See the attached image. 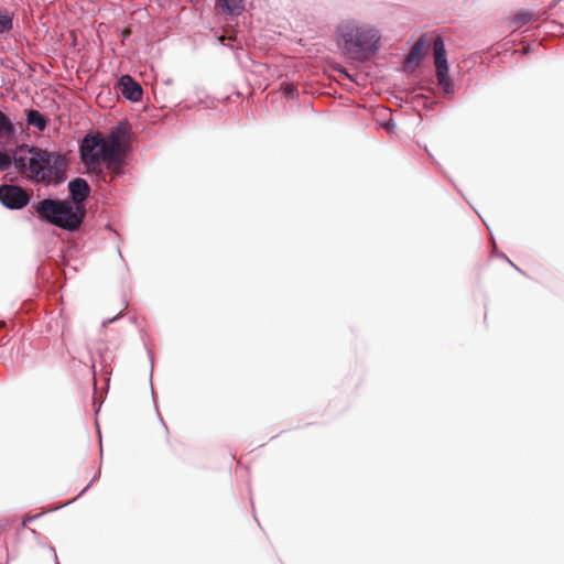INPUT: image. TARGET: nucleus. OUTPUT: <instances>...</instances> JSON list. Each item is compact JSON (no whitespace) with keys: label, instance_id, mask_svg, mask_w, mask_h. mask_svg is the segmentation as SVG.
<instances>
[{"label":"nucleus","instance_id":"f257e3e1","mask_svg":"<svg viewBox=\"0 0 564 564\" xmlns=\"http://www.w3.org/2000/svg\"><path fill=\"white\" fill-rule=\"evenodd\" d=\"M123 140L118 131L102 137L100 133L86 135L80 144V160L88 174L105 177V169L119 174L122 164Z\"/></svg>","mask_w":564,"mask_h":564},{"label":"nucleus","instance_id":"f03ea898","mask_svg":"<svg viewBox=\"0 0 564 564\" xmlns=\"http://www.w3.org/2000/svg\"><path fill=\"white\" fill-rule=\"evenodd\" d=\"M335 34L338 48L349 61H371L381 46V32L368 23L343 21L337 25Z\"/></svg>","mask_w":564,"mask_h":564},{"label":"nucleus","instance_id":"7ed1b4c3","mask_svg":"<svg viewBox=\"0 0 564 564\" xmlns=\"http://www.w3.org/2000/svg\"><path fill=\"white\" fill-rule=\"evenodd\" d=\"M66 159L35 147L17 148L15 169L29 180L35 182H58L66 169Z\"/></svg>","mask_w":564,"mask_h":564},{"label":"nucleus","instance_id":"20e7f679","mask_svg":"<svg viewBox=\"0 0 564 564\" xmlns=\"http://www.w3.org/2000/svg\"><path fill=\"white\" fill-rule=\"evenodd\" d=\"M33 207L42 220L66 230L77 229L85 216L84 208L69 199L46 198Z\"/></svg>","mask_w":564,"mask_h":564},{"label":"nucleus","instance_id":"39448f33","mask_svg":"<svg viewBox=\"0 0 564 564\" xmlns=\"http://www.w3.org/2000/svg\"><path fill=\"white\" fill-rule=\"evenodd\" d=\"M432 43V36L430 34H422L410 47L406 54L403 66L406 70H415L420 67L421 63L425 58L429 48Z\"/></svg>","mask_w":564,"mask_h":564},{"label":"nucleus","instance_id":"423d86ee","mask_svg":"<svg viewBox=\"0 0 564 564\" xmlns=\"http://www.w3.org/2000/svg\"><path fill=\"white\" fill-rule=\"evenodd\" d=\"M28 193L17 185L0 186V202L10 209H21L29 203Z\"/></svg>","mask_w":564,"mask_h":564},{"label":"nucleus","instance_id":"0eeeda50","mask_svg":"<svg viewBox=\"0 0 564 564\" xmlns=\"http://www.w3.org/2000/svg\"><path fill=\"white\" fill-rule=\"evenodd\" d=\"M118 89L120 94L130 101H139L142 99L143 90L141 85L130 75H122L118 80Z\"/></svg>","mask_w":564,"mask_h":564},{"label":"nucleus","instance_id":"6e6552de","mask_svg":"<svg viewBox=\"0 0 564 564\" xmlns=\"http://www.w3.org/2000/svg\"><path fill=\"white\" fill-rule=\"evenodd\" d=\"M336 76L329 78L336 80L347 90H352L354 86L365 87L368 83V73H335Z\"/></svg>","mask_w":564,"mask_h":564},{"label":"nucleus","instance_id":"1a4fd4ad","mask_svg":"<svg viewBox=\"0 0 564 564\" xmlns=\"http://www.w3.org/2000/svg\"><path fill=\"white\" fill-rule=\"evenodd\" d=\"M68 189L72 196L70 202L84 208L83 203L90 193L88 183L84 178L78 177L68 183Z\"/></svg>","mask_w":564,"mask_h":564},{"label":"nucleus","instance_id":"9d476101","mask_svg":"<svg viewBox=\"0 0 564 564\" xmlns=\"http://www.w3.org/2000/svg\"><path fill=\"white\" fill-rule=\"evenodd\" d=\"M435 70H448L445 44L442 36L432 39Z\"/></svg>","mask_w":564,"mask_h":564},{"label":"nucleus","instance_id":"9b49d317","mask_svg":"<svg viewBox=\"0 0 564 564\" xmlns=\"http://www.w3.org/2000/svg\"><path fill=\"white\" fill-rule=\"evenodd\" d=\"M216 6L226 14L239 15L245 9V0H216Z\"/></svg>","mask_w":564,"mask_h":564},{"label":"nucleus","instance_id":"f8f14e48","mask_svg":"<svg viewBox=\"0 0 564 564\" xmlns=\"http://www.w3.org/2000/svg\"><path fill=\"white\" fill-rule=\"evenodd\" d=\"M26 119L30 126L36 127L40 131H43L46 128V119L37 110H30Z\"/></svg>","mask_w":564,"mask_h":564},{"label":"nucleus","instance_id":"ddd939ff","mask_svg":"<svg viewBox=\"0 0 564 564\" xmlns=\"http://www.w3.org/2000/svg\"><path fill=\"white\" fill-rule=\"evenodd\" d=\"M17 149L0 152V171L8 170L12 163L15 164Z\"/></svg>","mask_w":564,"mask_h":564},{"label":"nucleus","instance_id":"4468645a","mask_svg":"<svg viewBox=\"0 0 564 564\" xmlns=\"http://www.w3.org/2000/svg\"><path fill=\"white\" fill-rule=\"evenodd\" d=\"M437 77V84L442 87L443 91L447 95L454 94L453 82L449 78V73H435Z\"/></svg>","mask_w":564,"mask_h":564},{"label":"nucleus","instance_id":"2eb2a0df","mask_svg":"<svg viewBox=\"0 0 564 564\" xmlns=\"http://www.w3.org/2000/svg\"><path fill=\"white\" fill-rule=\"evenodd\" d=\"M13 25V15L3 9H0V33L9 32Z\"/></svg>","mask_w":564,"mask_h":564},{"label":"nucleus","instance_id":"dca6fc26","mask_svg":"<svg viewBox=\"0 0 564 564\" xmlns=\"http://www.w3.org/2000/svg\"><path fill=\"white\" fill-rule=\"evenodd\" d=\"M14 133V127L10 119L0 110V137H11Z\"/></svg>","mask_w":564,"mask_h":564},{"label":"nucleus","instance_id":"f3484780","mask_svg":"<svg viewBox=\"0 0 564 564\" xmlns=\"http://www.w3.org/2000/svg\"><path fill=\"white\" fill-rule=\"evenodd\" d=\"M281 90L288 98H293L296 91L295 86L292 83H282Z\"/></svg>","mask_w":564,"mask_h":564},{"label":"nucleus","instance_id":"a211bd4d","mask_svg":"<svg viewBox=\"0 0 564 564\" xmlns=\"http://www.w3.org/2000/svg\"><path fill=\"white\" fill-rule=\"evenodd\" d=\"M520 21H529V13H522L514 17V20L512 21V25L514 28H519L521 24Z\"/></svg>","mask_w":564,"mask_h":564},{"label":"nucleus","instance_id":"6ab92c4d","mask_svg":"<svg viewBox=\"0 0 564 564\" xmlns=\"http://www.w3.org/2000/svg\"><path fill=\"white\" fill-rule=\"evenodd\" d=\"M528 47H529L528 45H523V46H522V51H523L524 53H527V52H528Z\"/></svg>","mask_w":564,"mask_h":564},{"label":"nucleus","instance_id":"aec40b11","mask_svg":"<svg viewBox=\"0 0 564 564\" xmlns=\"http://www.w3.org/2000/svg\"><path fill=\"white\" fill-rule=\"evenodd\" d=\"M334 70L341 72V70H346V69H345V68H343V67H336Z\"/></svg>","mask_w":564,"mask_h":564}]
</instances>
